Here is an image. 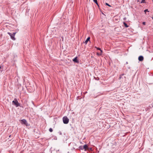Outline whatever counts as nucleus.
Returning <instances> with one entry per match:
<instances>
[{
    "label": "nucleus",
    "instance_id": "f257e3e1",
    "mask_svg": "<svg viewBox=\"0 0 153 153\" xmlns=\"http://www.w3.org/2000/svg\"><path fill=\"white\" fill-rule=\"evenodd\" d=\"M62 120L64 124H67L69 122V120L66 116L63 117L62 118Z\"/></svg>",
    "mask_w": 153,
    "mask_h": 153
},
{
    "label": "nucleus",
    "instance_id": "f03ea898",
    "mask_svg": "<svg viewBox=\"0 0 153 153\" xmlns=\"http://www.w3.org/2000/svg\"><path fill=\"white\" fill-rule=\"evenodd\" d=\"M16 33V32L13 33L12 34L9 32L7 33L10 36L11 39L13 40H15L16 39L15 38V36Z\"/></svg>",
    "mask_w": 153,
    "mask_h": 153
},
{
    "label": "nucleus",
    "instance_id": "7ed1b4c3",
    "mask_svg": "<svg viewBox=\"0 0 153 153\" xmlns=\"http://www.w3.org/2000/svg\"><path fill=\"white\" fill-rule=\"evenodd\" d=\"M12 103L15 105L16 107H18L19 106V104L18 103L17 100L15 99L14 100L12 101Z\"/></svg>",
    "mask_w": 153,
    "mask_h": 153
},
{
    "label": "nucleus",
    "instance_id": "20e7f679",
    "mask_svg": "<svg viewBox=\"0 0 153 153\" xmlns=\"http://www.w3.org/2000/svg\"><path fill=\"white\" fill-rule=\"evenodd\" d=\"M21 122L22 124L25 125L26 126H27V122L26 120L25 119H23L21 120Z\"/></svg>",
    "mask_w": 153,
    "mask_h": 153
},
{
    "label": "nucleus",
    "instance_id": "39448f33",
    "mask_svg": "<svg viewBox=\"0 0 153 153\" xmlns=\"http://www.w3.org/2000/svg\"><path fill=\"white\" fill-rule=\"evenodd\" d=\"M138 60L140 61H142L143 60V57L142 56H140L138 57Z\"/></svg>",
    "mask_w": 153,
    "mask_h": 153
},
{
    "label": "nucleus",
    "instance_id": "423d86ee",
    "mask_svg": "<svg viewBox=\"0 0 153 153\" xmlns=\"http://www.w3.org/2000/svg\"><path fill=\"white\" fill-rule=\"evenodd\" d=\"M83 149H85V151L87 149H88V146L87 145H84L83 146Z\"/></svg>",
    "mask_w": 153,
    "mask_h": 153
},
{
    "label": "nucleus",
    "instance_id": "0eeeda50",
    "mask_svg": "<svg viewBox=\"0 0 153 153\" xmlns=\"http://www.w3.org/2000/svg\"><path fill=\"white\" fill-rule=\"evenodd\" d=\"M73 61L74 62H76L77 63H79V61L77 59V57H75L74 59H73Z\"/></svg>",
    "mask_w": 153,
    "mask_h": 153
},
{
    "label": "nucleus",
    "instance_id": "6e6552de",
    "mask_svg": "<svg viewBox=\"0 0 153 153\" xmlns=\"http://www.w3.org/2000/svg\"><path fill=\"white\" fill-rule=\"evenodd\" d=\"M90 37H88L87 38V39L85 40V44H86L88 43V42L90 41Z\"/></svg>",
    "mask_w": 153,
    "mask_h": 153
},
{
    "label": "nucleus",
    "instance_id": "1a4fd4ad",
    "mask_svg": "<svg viewBox=\"0 0 153 153\" xmlns=\"http://www.w3.org/2000/svg\"><path fill=\"white\" fill-rule=\"evenodd\" d=\"M123 24L126 27H128V26L127 25L126 23L125 22H124Z\"/></svg>",
    "mask_w": 153,
    "mask_h": 153
},
{
    "label": "nucleus",
    "instance_id": "9d476101",
    "mask_svg": "<svg viewBox=\"0 0 153 153\" xmlns=\"http://www.w3.org/2000/svg\"><path fill=\"white\" fill-rule=\"evenodd\" d=\"M97 49L99 50H100L101 51V53L100 54V55H101L102 53V51L101 50V49L100 48H97Z\"/></svg>",
    "mask_w": 153,
    "mask_h": 153
},
{
    "label": "nucleus",
    "instance_id": "9b49d317",
    "mask_svg": "<svg viewBox=\"0 0 153 153\" xmlns=\"http://www.w3.org/2000/svg\"><path fill=\"white\" fill-rule=\"evenodd\" d=\"M94 2L97 5H98V4L97 3V0H93Z\"/></svg>",
    "mask_w": 153,
    "mask_h": 153
},
{
    "label": "nucleus",
    "instance_id": "f8f14e48",
    "mask_svg": "<svg viewBox=\"0 0 153 153\" xmlns=\"http://www.w3.org/2000/svg\"><path fill=\"white\" fill-rule=\"evenodd\" d=\"M79 148L81 150H83L84 149H83V147L82 146H80L79 147Z\"/></svg>",
    "mask_w": 153,
    "mask_h": 153
},
{
    "label": "nucleus",
    "instance_id": "ddd939ff",
    "mask_svg": "<svg viewBox=\"0 0 153 153\" xmlns=\"http://www.w3.org/2000/svg\"><path fill=\"white\" fill-rule=\"evenodd\" d=\"M49 131L51 132H52L53 131V129L51 128H50L49 129Z\"/></svg>",
    "mask_w": 153,
    "mask_h": 153
},
{
    "label": "nucleus",
    "instance_id": "4468645a",
    "mask_svg": "<svg viewBox=\"0 0 153 153\" xmlns=\"http://www.w3.org/2000/svg\"><path fill=\"white\" fill-rule=\"evenodd\" d=\"M149 11L148 10V9H146L144 10V12L145 13H146V12H149Z\"/></svg>",
    "mask_w": 153,
    "mask_h": 153
},
{
    "label": "nucleus",
    "instance_id": "2eb2a0df",
    "mask_svg": "<svg viewBox=\"0 0 153 153\" xmlns=\"http://www.w3.org/2000/svg\"><path fill=\"white\" fill-rule=\"evenodd\" d=\"M105 4L107 6H108L109 7H111V6L110 5H109L108 3H105Z\"/></svg>",
    "mask_w": 153,
    "mask_h": 153
},
{
    "label": "nucleus",
    "instance_id": "dca6fc26",
    "mask_svg": "<svg viewBox=\"0 0 153 153\" xmlns=\"http://www.w3.org/2000/svg\"><path fill=\"white\" fill-rule=\"evenodd\" d=\"M145 0H142L141 1V3H144V1Z\"/></svg>",
    "mask_w": 153,
    "mask_h": 153
},
{
    "label": "nucleus",
    "instance_id": "f3484780",
    "mask_svg": "<svg viewBox=\"0 0 153 153\" xmlns=\"http://www.w3.org/2000/svg\"><path fill=\"white\" fill-rule=\"evenodd\" d=\"M143 25H145V24H146V23H145V22H143Z\"/></svg>",
    "mask_w": 153,
    "mask_h": 153
},
{
    "label": "nucleus",
    "instance_id": "a211bd4d",
    "mask_svg": "<svg viewBox=\"0 0 153 153\" xmlns=\"http://www.w3.org/2000/svg\"><path fill=\"white\" fill-rule=\"evenodd\" d=\"M1 67L0 66V69H1Z\"/></svg>",
    "mask_w": 153,
    "mask_h": 153
},
{
    "label": "nucleus",
    "instance_id": "6ab92c4d",
    "mask_svg": "<svg viewBox=\"0 0 153 153\" xmlns=\"http://www.w3.org/2000/svg\"><path fill=\"white\" fill-rule=\"evenodd\" d=\"M152 19H153V17L152 18Z\"/></svg>",
    "mask_w": 153,
    "mask_h": 153
},
{
    "label": "nucleus",
    "instance_id": "aec40b11",
    "mask_svg": "<svg viewBox=\"0 0 153 153\" xmlns=\"http://www.w3.org/2000/svg\"><path fill=\"white\" fill-rule=\"evenodd\" d=\"M153 1V0H152Z\"/></svg>",
    "mask_w": 153,
    "mask_h": 153
}]
</instances>
